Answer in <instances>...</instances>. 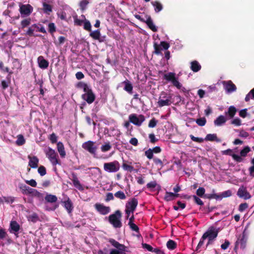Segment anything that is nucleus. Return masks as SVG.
I'll return each instance as SVG.
<instances>
[{"mask_svg":"<svg viewBox=\"0 0 254 254\" xmlns=\"http://www.w3.org/2000/svg\"><path fill=\"white\" fill-rule=\"evenodd\" d=\"M192 197L193 198V200H194L195 203H196L197 204L199 205H203V201L198 197H197V196H196L195 195H192Z\"/></svg>","mask_w":254,"mask_h":254,"instance_id":"nucleus-58","label":"nucleus"},{"mask_svg":"<svg viewBox=\"0 0 254 254\" xmlns=\"http://www.w3.org/2000/svg\"><path fill=\"white\" fill-rule=\"evenodd\" d=\"M236 111H237V110L235 107L230 106L228 109V114H229V116L231 118H233L235 116V115L236 113Z\"/></svg>","mask_w":254,"mask_h":254,"instance_id":"nucleus-47","label":"nucleus"},{"mask_svg":"<svg viewBox=\"0 0 254 254\" xmlns=\"http://www.w3.org/2000/svg\"><path fill=\"white\" fill-rule=\"evenodd\" d=\"M232 195L231 191L230 190H228L226 191H223L221 194L219 195L220 198L219 199H222L223 197H227L230 196Z\"/></svg>","mask_w":254,"mask_h":254,"instance_id":"nucleus-53","label":"nucleus"},{"mask_svg":"<svg viewBox=\"0 0 254 254\" xmlns=\"http://www.w3.org/2000/svg\"><path fill=\"white\" fill-rule=\"evenodd\" d=\"M122 84L124 85V89L126 91L130 94L132 93L133 86L129 80L126 79L124 81L122 82Z\"/></svg>","mask_w":254,"mask_h":254,"instance_id":"nucleus-21","label":"nucleus"},{"mask_svg":"<svg viewBox=\"0 0 254 254\" xmlns=\"http://www.w3.org/2000/svg\"><path fill=\"white\" fill-rule=\"evenodd\" d=\"M109 242L116 249L111 250L109 254H126V247L114 239H110Z\"/></svg>","mask_w":254,"mask_h":254,"instance_id":"nucleus-1","label":"nucleus"},{"mask_svg":"<svg viewBox=\"0 0 254 254\" xmlns=\"http://www.w3.org/2000/svg\"><path fill=\"white\" fill-rule=\"evenodd\" d=\"M114 195L116 197L120 199H125L126 198V196L125 193L121 190L117 191L115 193Z\"/></svg>","mask_w":254,"mask_h":254,"instance_id":"nucleus-42","label":"nucleus"},{"mask_svg":"<svg viewBox=\"0 0 254 254\" xmlns=\"http://www.w3.org/2000/svg\"><path fill=\"white\" fill-rule=\"evenodd\" d=\"M49 32L53 34L56 30L55 25L54 23H50L48 25Z\"/></svg>","mask_w":254,"mask_h":254,"instance_id":"nucleus-51","label":"nucleus"},{"mask_svg":"<svg viewBox=\"0 0 254 254\" xmlns=\"http://www.w3.org/2000/svg\"><path fill=\"white\" fill-rule=\"evenodd\" d=\"M31 23V19L27 18L23 20L21 22V25L22 28H24L30 25Z\"/></svg>","mask_w":254,"mask_h":254,"instance_id":"nucleus-49","label":"nucleus"},{"mask_svg":"<svg viewBox=\"0 0 254 254\" xmlns=\"http://www.w3.org/2000/svg\"><path fill=\"white\" fill-rule=\"evenodd\" d=\"M190 138H191V139L192 141H195V142H197L198 143H202L204 141L203 138H201V137H195L192 134L190 135Z\"/></svg>","mask_w":254,"mask_h":254,"instance_id":"nucleus-56","label":"nucleus"},{"mask_svg":"<svg viewBox=\"0 0 254 254\" xmlns=\"http://www.w3.org/2000/svg\"><path fill=\"white\" fill-rule=\"evenodd\" d=\"M167 248L170 250H173L177 247V243L172 240H169L166 244Z\"/></svg>","mask_w":254,"mask_h":254,"instance_id":"nucleus-32","label":"nucleus"},{"mask_svg":"<svg viewBox=\"0 0 254 254\" xmlns=\"http://www.w3.org/2000/svg\"><path fill=\"white\" fill-rule=\"evenodd\" d=\"M232 157L233 159L235 160L237 162H241L243 161V158H242V156L240 155H237L236 154H233L232 155Z\"/></svg>","mask_w":254,"mask_h":254,"instance_id":"nucleus-60","label":"nucleus"},{"mask_svg":"<svg viewBox=\"0 0 254 254\" xmlns=\"http://www.w3.org/2000/svg\"><path fill=\"white\" fill-rule=\"evenodd\" d=\"M122 213L120 210H116L114 213L109 215L108 220L109 223L115 228H120L122 226L121 221Z\"/></svg>","mask_w":254,"mask_h":254,"instance_id":"nucleus-2","label":"nucleus"},{"mask_svg":"<svg viewBox=\"0 0 254 254\" xmlns=\"http://www.w3.org/2000/svg\"><path fill=\"white\" fill-rule=\"evenodd\" d=\"M72 181L73 184V186L78 189L80 190H84L83 187L82 186L81 184H80L79 181L78 180L77 176L74 174H72Z\"/></svg>","mask_w":254,"mask_h":254,"instance_id":"nucleus-22","label":"nucleus"},{"mask_svg":"<svg viewBox=\"0 0 254 254\" xmlns=\"http://www.w3.org/2000/svg\"><path fill=\"white\" fill-rule=\"evenodd\" d=\"M205 190L204 188L199 187L196 191V195L199 197H203L205 195Z\"/></svg>","mask_w":254,"mask_h":254,"instance_id":"nucleus-45","label":"nucleus"},{"mask_svg":"<svg viewBox=\"0 0 254 254\" xmlns=\"http://www.w3.org/2000/svg\"><path fill=\"white\" fill-rule=\"evenodd\" d=\"M219 233V229H216L213 226H211L208 230L202 235V238L206 239L208 238L209 241L214 240L218 235Z\"/></svg>","mask_w":254,"mask_h":254,"instance_id":"nucleus-5","label":"nucleus"},{"mask_svg":"<svg viewBox=\"0 0 254 254\" xmlns=\"http://www.w3.org/2000/svg\"><path fill=\"white\" fill-rule=\"evenodd\" d=\"M96 210L102 215H106L108 214L111 210L110 207L106 206L103 204L96 203L94 205Z\"/></svg>","mask_w":254,"mask_h":254,"instance_id":"nucleus-12","label":"nucleus"},{"mask_svg":"<svg viewBox=\"0 0 254 254\" xmlns=\"http://www.w3.org/2000/svg\"><path fill=\"white\" fill-rule=\"evenodd\" d=\"M248 204L247 203H243L240 204L239 207V210L241 212H243L245 209L248 207Z\"/></svg>","mask_w":254,"mask_h":254,"instance_id":"nucleus-62","label":"nucleus"},{"mask_svg":"<svg viewBox=\"0 0 254 254\" xmlns=\"http://www.w3.org/2000/svg\"><path fill=\"white\" fill-rule=\"evenodd\" d=\"M204 197L208 199L215 198L216 199H218L220 198L219 195L216 193L207 194L204 195Z\"/></svg>","mask_w":254,"mask_h":254,"instance_id":"nucleus-54","label":"nucleus"},{"mask_svg":"<svg viewBox=\"0 0 254 254\" xmlns=\"http://www.w3.org/2000/svg\"><path fill=\"white\" fill-rule=\"evenodd\" d=\"M154 53L156 55H162L161 50V49L160 47V45H158L157 43H154Z\"/></svg>","mask_w":254,"mask_h":254,"instance_id":"nucleus-46","label":"nucleus"},{"mask_svg":"<svg viewBox=\"0 0 254 254\" xmlns=\"http://www.w3.org/2000/svg\"><path fill=\"white\" fill-rule=\"evenodd\" d=\"M160 46H161L163 49L167 50L170 47V44L165 41H161L160 42Z\"/></svg>","mask_w":254,"mask_h":254,"instance_id":"nucleus-63","label":"nucleus"},{"mask_svg":"<svg viewBox=\"0 0 254 254\" xmlns=\"http://www.w3.org/2000/svg\"><path fill=\"white\" fill-rule=\"evenodd\" d=\"M46 154L53 165L56 166L57 164H60L58 159V155L54 149L49 147Z\"/></svg>","mask_w":254,"mask_h":254,"instance_id":"nucleus-6","label":"nucleus"},{"mask_svg":"<svg viewBox=\"0 0 254 254\" xmlns=\"http://www.w3.org/2000/svg\"><path fill=\"white\" fill-rule=\"evenodd\" d=\"M247 238L246 235L243 233L242 235H240L236 242V247L240 245V247L242 249H244L246 247L247 243Z\"/></svg>","mask_w":254,"mask_h":254,"instance_id":"nucleus-16","label":"nucleus"},{"mask_svg":"<svg viewBox=\"0 0 254 254\" xmlns=\"http://www.w3.org/2000/svg\"><path fill=\"white\" fill-rule=\"evenodd\" d=\"M158 106L159 107H162L165 106H169L171 104V100L169 99H167L166 100H162L159 98L158 102Z\"/></svg>","mask_w":254,"mask_h":254,"instance_id":"nucleus-31","label":"nucleus"},{"mask_svg":"<svg viewBox=\"0 0 254 254\" xmlns=\"http://www.w3.org/2000/svg\"><path fill=\"white\" fill-rule=\"evenodd\" d=\"M146 19L145 20L144 23H145L148 27L153 32H156L157 28L155 25L153 24V21L150 16L146 15Z\"/></svg>","mask_w":254,"mask_h":254,"instance_id":"nucleus-20","label":"nucleus"},{"mask_svg":"<svg viewBox=\"0 0 254 254\" xmlns=\"http://www.w3.org/2000/svg\"><path fill=\"white\" fill-rule=\"evenodd\" d=\"M28 194H33L35 196H39L41 194L38 191H37L36 190L33 189L32 188H31L29 187L28 190L27 191V193Z\"/></svg>","mask_w":254,"mask_h":254,"instance_id":"nucleus-44","label":"nucleus"},{"mask_svg":"<svg viewBox=\"0 0 254 254\" xmlns=\"http://www.w3.org/2000/svg\"><path fill=\"white\" fill-rule=\"evenodd\" d=\"M28 219L29 221H31L35 223L39 220V218L36 213H34L28 216Z\"/></svg>","mask_w":254,"mask_h":254,"instance_id":"nucleus-40","label":"nucleus"},{"mask_svg":"<svg viewBox=\"0 0 254 254\" xmlns=\"http://www.w3.org/2000/svg\"><path fill=\"white\" fill-rule=\"evenodd\" d=\"M153 162L155 163V165H160L161 168H162L164 166L163 162H166L167 160L165 159V157H164V158L163 159V160H161L160 159H159L158 158L155 157V158H153Z\"/></svg>","mask_w":254,"mask_h":254,"instance_id":"nucleus-34","label":"nucleus"},{"mask_svg":"<svg viewBox=\"0 0 254 254\" xmlns=\"http://www.w3.org/2000/svg\"><path fill=\"white\" fill-rule=\"evenodd\" d=\"M89 35L94 40H98L100 42H103V40L100 39L101 33L99 29L91 31Z\"/></svg>","mask_w":254,"mask_h":254,"instance_id":"nucleus-25","label":"nucleus"},{"mask_svg":"<svg viewBox=\"0 0 254 254\" xmlns=\"http://www.w3.org/2000/svg\"><path fill=\"white\" fill-rule=\"evenodd\" d=\"M33 27H37L36 24H33L31 27H29L26 32V34L29 36H32L33 35V32L34 30L32 28Z\"/></svg>","mask_w":254,"mask_h":254,"instance_id":"nucleus-59","label":"nucleus"},{"mask_svg":"<svg viewBox=\"0 0 254 254\" xmlns=\"http://www.w3.org/2000/svg\"><path fill=\"white\" fill-rule=\"evenodd\" d=\"M120 168V163L118 161H114L104 164V169L105 171L109 173L118 172Z\"/></svg>","mask_w":254,"mask_h":254,"instance_id":"nucleus-4","label":"nucleus"},{"mask_svg":"<svg viewBox=\"0 0 254 254\" xmlns=\"http://www.w3.org/2000/svg\"><path fill=\"white\" fill-rule=\"evenodd\" d=\"M10 84V79L9 78L7 77V80H3L1 82L2 89L5 90Z\"/></svg>","mask_w":254,"mask_h":254,"instance_id":"nucleus-38","label":"nucleus"},{"mask_svg":"<svg viewBox=\"0 0 254 254\" xmlns=\"http://www.w3.org/2000/svg\"><path fill=\"white\" fill-rule=\"evenodd\" d=\"M88 3L89 1L87 0H82L79 3L80 9L82 11L84 10Z\"/></svg>","mask_w":254,"mask_h":254,"instance_id":"nucleus-48","label":"nucleus"},{"mask_svg":"<svg viewBox=\"0 0 254 254\" xmlns=\"http://www.w3.org/2000/svg\"><path fill=\"white\" fill-rule=\"evenodd\" d=\"M43 11L45 13L49 14L52 11V6L46 2L43 3Z\"/></svg>","mask_w":254,"mask_h":254,"instance_id":"nucleus-35","label":"nucleus"},{"mask_svg":"<svg viewBox=\"0 0 254 254\" xmlns=\"http://www.w3.org/2000/svg\"><path fill=\"white\" fill-rule=\"evenodd\" d=\"M138 205V200L135 197L131 198L126 204V209L131 212L133 213Z\"/></svg>","mask_w":254,"mask_h":254,"instance_id":"nucleus-11","label":"nucleus"},{"mask_svg":"<svg viewBox=\"0 0 254 254\" xmlns=\"http://www.w3.org/2000/svg\"><path fill=\"white\" fill-rule=\"evenodd\" d=\"M129 121L133 125L139 127L145 121V117L143 115L137 116L135 114H131L128 117Z\"/></svg>","mask_w":254,"mask_h":254,"instance_id":"nucleus-8","label":"nucleus"},{"mask_svg":"<svg viewBox=\"0 0 254 254\" xmlns=\"http://www.w3.org/2000/svg\"><path fill=\"white\" fill-rule=\"evenodd\" d=\"M131 162H128L126 161H124L122 164V168L125 171H127L129 172H132L134 170V167L130 165Z\"/></svg>","mask_w":254,"mask_h":254,"instance_id":"nucleus-29","label":"nucleus"},{"mask_svg":"<svg viewBox=\"0 0 254 254\" xmlns=\"http://www.w3.org/2000/svg\"><path fill=\"white\" fill-rule=\"evenodd\" d=\"M174 193L171 192L166 191L164 196V200L166 201H172L174 199Z\"/></svg>","mask_w":254,"mask_h":254,"instance_id":"nucleus-36","label":"nucleus"},{"mask_svg":"<svg viewBox=\"0 0 254 254\" xmlns=\"http://www.w3.org/2000/svg\"><path fill=\"white\" fill-rule=\"evenodd\" d=\"M201 65L196 61H193L190 63V69L194 72H198L201 69Z\"/></svg>","mask_w":254,"mask_h":254,"instance_id":"nucleus-23","label":"nucleus"},{"mask_svg":"<svg viewBox=\"0 0 254 254\" xmlns=\"http://www.w3.org/2000/svg\"><path fill=\"white\" fill-rule=\"evenodd\" d=\"M237 195L240 197L244 198L245 199H250L251 197V195L247 191L246 188L243 186L239 189L237 191Z\"/></svg>","mask_w":254,"mask_h":254,"instance_id":"nucleus-13","label":"nucleus"},{"mask_svg":"<svg viewBox=\"0 0 254 254\" xmlns=\"http://www.w3.org/2000/svg\"><path fill=\"white\" fill-rule=\"evenodd\" d=\"M226 122V120L225 117L222 115H220L214 121V123L216 126H220L225 123Z\"/></svg>","mask_w":254,"mask_h":254,"instance_id":"nucleus-30","label":"nucleus"},{"mask_svg":"<svg viewBox=\"0 0 254 254\" xmlns=\"http://www.w3.org/2000/svg\"><path fill=\"white\" fill-rule=\"evenodd\" d=\"M145 155L147 157V158L149 159H153V153L152 152V150L151 148L148 149L146 151H145Z\"/></svg>","mask_w":254,"mask_h":254,"instance_id":"nucleus-50","label":"nucleus"},{"mask_svg":"<svg viewBox=\"0 0 254 254\" xmlns=\"http://www.w3.org/2000/svg\"><path fill=\"white\" fill-rule=\"evenodd\" d=\"M157 123L158 121L154 118H153L149 121L148 127L151 128H153L156 127Z\"/></svg>","mask_w":254,"mask_h":254,"instance_id":"nucleus-57","label":"nucleus"},{"mask_svg":"<svg viewBox=\"0 0 254 254\" xmlns=\"http://www.w3.org/2000/svg\"><path fill=\"white\" fill-rule=\"evenodd\" d=\"M45 201L48 203H55L58 200V198L55 195L47 194L45 197Z\"/></svg>","mask_w":254,"mask_h":254,"instance_id":"nucleus-28","label":"nucleus"},{"mask_svg":"<svg viewBox=\"0 0 254 254\" xmlns=\"http://www.w3.org/2000/svg\"><path fill=\"white\" fill-rule=\"evenodd\" d=\"M25 140L22 134H19L17 136V139L16 141V143L19 146H21L25 144Z\"/></svg>","mask_w":254,"mask_h":254,"instance_id":"nucleus-37","label":"nucleus"},{"mask_svg":"<svg viewBox=\"0 0 254 254\" xmlns=\"http://www.w3.org/2000/svg\"><path fill=\"white\" fill-rule=\"evenodd\" d=\"M28 158L29 160L28 165L32 168H37L38 166L39 159L35 156H30L29 155Z\"/></svg>","mask_w":254,"mask_h":254,"instance_id":"nucleus-19","label":"nucleus"},{"mask_svg":"<svg viewBox=\"0 0 254 254\" xmlns=\"http://www.w3.org/2000/svg\"><path fill=\"white\" fill-rule=\"evenodd\" d=\"M81 98L85 101L88 104L93 103L96 99V96L91 88L84 91V93L82 94Z\"/></svg>","mask_w":254,"mask_h":254,"instance_id":"nucleus-7","label":"nucleus"},{"mask_svg":"<svg viewBox=\"0 0 254 254\" xmlns=\"http://www.w3.org/2000/svg\"><path fill=\"white\" fill-rule=\"evenodd\" d=\"M196 123L200 127H203L205 125L206 123V120L204 117L197 119L195 121Z\"/></svg>","mask_w":254,"mask_h":254,"instance_id":"nucleus-41","label":"nucleus"},{"mask_svg":"<svg viewBox=\"0 0 254 254\" xmlns=\"http://www.w3.org/2000/svg\"><path fill=\"white\" fill-rule=\"evenodd\" d=\"M128 225H129L130 228L132 231H134L136 232L139 233V228L135 224L132 223H130V224H128Z\"/></svg>","mask_w":254,"mask_h":254,"instance_id":"nucleus-61","label":"nucleus"},{"mask_svg":"<svg viewBox=\"0 0 254 254\" xmlns=\"http://www.w3.org/2000/svg\"><path fill=\"white\" fill-rule=\"evenodd\" d=\"M223 85L225 90L229 93L235 91L237 89L236 85L231 80L224 81Z\"/></svg>","mask_w":254,"mask_h":254,"instance_id":"nucleus-15","label":"nucleus"},{"mask_svg":"<svg viewBox=\"0 0 254 254\" xmlns=\"http://www.w3.org/2000/svg\"><path fill=\"white\" fill-rule=\"evenodd\" d=\"M205 140L206 141H215L217 142H220L221 141V139L219 138L217 136V134L215 133L213 134H208L206 135Z\"/></svg>","mask_w":254,"mask_h":254,"instance_id":"nucleus-24","label":"nucleus"},{"mask_svg":"<svg viewBox=\"0 0 254 254\" xmlns=\"http://www.w3.org/2000/svg\"><path fill=\"white\" fill-rule=\"evenodd\" d=\"M151 3L154 6L155 12L158 13L163 9V5L160 2L157 0L152 1Z\"/></svg>","mask_w":254,"mask_h":254,"instance_id":"nucleus-27","label":"nucleus"},{"mask_svg":"<svg viewBox=\"0 0 254 254\" xmlns=\"http://www.w3.org/2000/svg\"><path fill=\"white\" fill-rule=\"evenodd\" d=\"M163 79L167 81L171 82L173 86L180 89L182 86V84L179 81L178 79L176 77V73L170 72L163 75Z\"/></svg>","mask_w":254,"mask_h":254,"instance_id":"nucleus-3","label":"nucleus"},{"mask_svg":"<svg viewBox=\"0 0 254 254\" xmlns=\"http://www.w3.org/2000/svg\"><path fill=\"white\" fill-rule=\"evenodd\" d=\"M62 203L68 213H70L72 212L73 209V204L69 197H67L66 200L62 201Z\"/></svg>","mask_w":254,"mask_h":254,"instance_id":"nucleus-17","label":"nucleus"},{"mask_svg":"<svg viewBox=\"0 0 254 254\" xmlns=\"http://www.w3.org/2000/svg\"><path fill=\"white\" fill-rule=\"evenodd\" d=\"M38 172L41 176H43L46 174V168L44 166H40L38 168Z\"/></svg>","mask_w":254,"mask_h":254,"instance_id":"nucleus-55","label":"nucleus"},{"mask_svg":"<svg viewBox=\"0 0 254 254\" xmlns=\"http://www.w3.org/2000/svg\"><path fill=\"white\" fill-rule=\"evenodd\" d=\"M57 149L62 158H64L65 156V151L64 144L61 142H59L57 143Z\"/></svg>","mask_w":254,"mask_h":254,"instance_id":"nucleus-26","label":"nucleus"},{"mask_svg":"<svg viewBox=\"0 0 254 254\" xmlns=\"http://www.w3.org/2000/svg\"><path fill=\"white\" fill-rule=\"evenodd\" d=\"M82 147L93 155L95 154L97 149V147L94 145V142L90 140L83 143L82 145Z\"/></svg>","mask_w":254,"mask_h":254,"instance_id":"nucleus-9","label":"nucleus"},{"mask_svg":"<svg viewBox=\"0 0 254 254\" xmlns=\"http://www.w3.org/2000/svg\"><path fill=\"white\" fill-rule=\"evenodd\" d=\"M33 11V7L28 4H22L19 8V12L22 17L29 15Z\"/></svg>","mask_w":254,"mask_h":254,"instance_id":"nucleus-10","label":"nucleus"},{"mask_svg":"<svg viewBox=\"0 0 254 254\" xmlns=\"http://www.w3.org/2000/svg\"><path fill=\"white\" fill-rule=\"evenodd\" d=\"M76 86L77 88H82L84 92L91 88V87L89 85H88L87 83H85L83 82H78Z\"/></svg>","mask_w":254,"mask_h":254,"instance_id":"nucleus-33","label":"nucleus"},{"mask_svg":"<svg viewBox=\"0 0 254 254\" xmlns=\"http://www.w3.org/2000/svg\"><path fill=\"white\" fill-rule=\"evenodd\" d=\"M112 148V146L109 142H107L104 145L101 147V150L103 152H105L109 151Z\"/></svg>","mask_w":254,"mask_h":254,"instance_id":"nucleus-39","label":"nucleus"},{"mask_svg":"<svg viewBox=\"0 0 254 254\" xmlns=\"http://www.w3.org/2000/svg\"><path fill=\"white\" fill-rule=\"evenodd\" d=\"M7 236V234L4 229H0V240H3Z\"/></svg>","mask_w":254,"mask_h":254,"instance_id":"nucleus-64","label":"nucleus"},{"mask_svg":"<svg viewBox=\"0 0 254 254\" xmlns=\"http://www.w3.org/2000/svg\"><path fill=\"white\" fill-rule=\"evenodd\" d=\"M251 151V148L249 146H245L241 151L240 155L242 157H246L247 154Z\"/></svg>","mask_w":254,"mask_h":254,"instance_id":"nucleus-43","label":"nucleus"},{"mask_svg":"<svg viewBox=\"0 0 254 254\" xmlns=\"http://www.w3.org/2000/svg\"><path fill=\"white\" fill-rule=\"evenodd\" d=\"M20 230V225L16 221H11L9 231L10 233L16 234Z\"/></svg>","mask_w":254,"mask_h":254,"instance_id":"nucleus-18","label":"nucleus"},{"mask_svg":"<svg viewBox=\"0 0 254 254\" xmlns=\"http://www.w3.org/2000/svg\"><path fill=\"white\" fill-rule=\"evenodd\" d=\"M84 22V29L88 31H91V25L88 20H85Z\"/></svg>","mask_w":254,"mask_h":254,"instance_id":"nucleus-52","label":"nucleus"},{"mask_svg":"<svg viewBox=\"0 0 254 254\" xmlns=\"http://www.w3.org/2000/svg\"><path fill=\"white\" fill-rule=\"evenodd\" d=\"M37 63L39 67L41 69H46L49 66V63L48 61L45 59L42 56L38 57L37 58Z\"/></svg>","mask_w":254,"mask_h":254,"instance_id":"nucleus-14","label":"nucleus"}]
</instances>
